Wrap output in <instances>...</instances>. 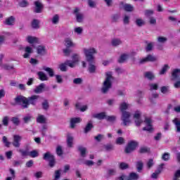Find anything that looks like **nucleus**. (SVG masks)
I'll use <instances>...</instances> for the list:
<instances>
[{
	"mask_svg": "<svg viewBox=\"0 0 180 180\" xmlns=\"http://www.w3.org/2000/svg\"><path fill=\"white\" fill-rule=\"evenodd\" d=\"M60 20V17L58 16V15H55L53 18H52V23L53 25H57V23H58Z\"/></svg>",
	"mask_w": 180,
	"mask_h": 180,
	"instance_id": "obj_58",
	"label": "nucleus"
},
{
	"mask_svg": "<svg viewBox=\"0 0 180 180\" xmlns=\"http://www.w3.org/2000/svg\"><path fill=\"white\" fill-rule=\"evenodd\" d=\"M158 60V58L153 54H148L146 58L141 59L139 62V65L146 64V63H155Z\"/></svg>",
	"mask_w": 180,
	"mask_h": 180,
	"instance_id": "obj_7",
	"label": "nucleus"
},
{
	"mask_svg": "<svg viewBox=\"0 0 180 180\" xmlns=\"http://www.w3.org/2000/svg\"><path fill=\"white\" fill-rule=\"evenodd\" d=\"M22 120H23L24 123H29V122L32 121V115H25L22 118Z\"/></svg>",
	"mask_w": 180,
	"mask_h": 180,
	"instance_id": "obj_57",
	"label": "nucleus"
},
{
	"mask_svg": "<svg viewBox=\"0 0 180 180\" xmlns=\"http://www.w3.org/2000/svg\"><path fill=\"white\" fill-rule=\"evenodd\" d=\"M63 52L64 53L65 56H68L70 54H71L72 51L70 49V48L66 47V49L63 50Z\"/></svg>",
	"mask_w": 180,
	"mask_h": 180,
	"instance_id": "obj_64",
	"label": "nucleus"
},
{
	"mask_svg": "<svg viewBox=\"0 0 180 180\" xmlns=\"http://www.w3.org/2000/svg\"><path fill=\"white\" fill-rule=\"evenodd\" d=\"M74 144V136L71 135V134H68L67 135V145L69 148H72V145Z\"/></svg>",
	"mask_w": 180,
	"mask_h": 180,
	"instance_id": "obj_20",
	"label": "nucleus"
},
{
	"mask_svg": "<svg viewBox=\"0 0 180 180\" xmlns=\"http://www.w3.org/2000/svg\"><path fill=\"white\" fill-rule=\"evenodd\" d=\"M169 70V65L165 64L164 66L162 68L160 71L159 72V75H165V74L167 73V71Z\"/></svg>",
	"mask_w": 180,
	"mask_h": 180,
	"instance_id": "obj_38",
	"label": "nucleus"
},
{
	"mask_svg": "<svg viewBox=\"0 0 180 180\" xmlns=\"http://www.w3.org/2000/svg\"><path fill=\"white\" fill-rule=\"evenodd\" d=\"M64 42H65V47H68V48L71 49V47H74L75 46V44L72 42V39H71V38L70 37L65 38L64 40Z\"/></svg>",
	"mask_w": 180,
	"mask_h": 180,
	"instance_id": "obj_22",
	"label": "nucleus"
},
{
	"mask_svg": "<svg viewBox=\"0 0 180 180\" xmlns=\"http://www.w3.org/2000/svg\"><path fill=\"white\" fill-rule=\"evenodd\" d=\"M103 137H104L103 135H102L101 134H99L97 136H94V140H96V141H98V143H101V141L103 140Z\"/></svg>",
	"mask_w": 180,
	"mask_h": 180,
	"instance_id": "obj_59",
	"label": "nucleus"
},
{
	"mask_svg": "<svg viewBox=\"0 0 180 180\" xmlns=\"http://www.w3.org/2000/svg\"><path fill=\"white\" fill-rule=\"evenodd\" d=\"M11 122L15 124V126H19V124H20V120H19V117H13L11 118Z\"/></svg>",
	"mask_w": 180,
	"mask_h": 180,
	"instance_id": "obj_49",
	"label": "nucleus"
},
{
	"mask_svg": "<svg viewBox=\"0 0 180 180\" xmlns=\"http://www.w3.org/2000/svg\"><path fill=\"white\" fill-rule=\"evenodd\" d=\"M168 41V38L165 37H158V43H167V41Z\"/></svg>",
	"mask_w": 180,
	"mask_h": 180,
	"instance_id": "obj_54",
	"label": "nucleus"
},
{
	"mask_svg": "<svg viewBox=\"0 0 180 180\" xmlns=\"http://www.w3.org/2000/svg\"><path fill=\"white\" fill-rule=\"evenodd\" d=\"M139 154H146L147 153H150V148L147 146H142L140 148L139 150Z\"/></svg>",
	"mask_w": 180,
	"mask_h": 180,
	"instance_id": "obj_44",
	"label": "nucleus"
},
{
	"mask_svg": "<svg viewBox=\"0 0 180 180\" xmlns=\"http://www.w3.org/2000/svg\"><path fill=\"white\" fill-rule=\"evenodd\" d=\"M25 53L23 55L24 58H29L30 54L33 53V49L30 46H26L25 49Z\"/></svg>",
	"mask_w": 180,
	"mask_h": 180,
	"instance_id": "obj_27",
	"label": "nucleus"
},
{
	"mask_svg": "<svg viewBox=\"0 0 180 180\" xmlns=\"http://www.w3.org/2000/svg\"><path fill=\"white\" fill-rule=\"evenodd\" d=\"M46 117H44L43 115H41L37 117V123H40L41 124L46 123Z\"/></svg>",
	"mask_w": 180,
	"mask_h": 180,
	"instance_id": "obj_41",
	"label": "nucleus"
},
{
	"mask_svg": "<svg viewBox=\"0 0 180 180\" xmlns=\"http://www.w3.org/2000/svg\"><path fill=\"white\" fill-rule=\"evenodd\" d=\"M143 167H144V164L141 160H139L136 162V169L138 172H141L143 170Z\"/></svg>",
	"mask_w": 180,
	"mask_h": 180,
	"instance_id": "obj_46",
	"label": "nucleus"
},
{
	"mask_svg": "<svg viewBox=\"0 0 180 180\" xmlns=\"http://www.w3.org/2000/svg\"><path fill=\"white\" fill-rule=\"evenodd\" d=\"M120 112H122L121 115V120H122V126H129V124L131 123V120H130V117H131V112L129 111H126L129 109V103L126 102H122L120 104L119 108Z\"/></svg>",
	"mask_w": 180,
	"mask_h": 180,
	"instance_id": "obj_2",
	"label": "nucleus"
},
{
	"mask_svg": "<svg viewBox=\"0 0 180 180\" xmlns=\"http://www.w3.org/2000/svg\"><path fill=\"white\" fill-rule=\"evenodd\" d=\"M179 72L180 69H174L172 72V81H176V79H179Z\"/></svg>",
	"mask_w": 180,
	"mask_h": 180,
	"instance_id": "obj_19",
	"label": "nucleus"
},
{
	"mask_svg": "<svg viewBox=\"0 0 180 180\" xmlns=\"http://www.w3.org/2000/svg\"><path fill=\"white\" fill-rule=\"evenodd\" d=\"M114 79L113 76H112V72H108L106 73L105 80L103 82V87L101 89V92L103 94H108L109 89L112 88V80Z\"/></svg>",
	"mask_w": 180,
	"mask_h": 180,
	"instance_id": "obj_3",
	"label": "nucleus"
},
{
	"mask_svg": "<svg viewBox=\"0 0 180 180\" xmlns=\"http://www.w3.org/2000/svg\"><path fill=\"white\" fill-rule=\"evenodd\" d=\"M61 176V170L55 171V179L54 180H59Z\"/></svg>",
	"mask_w": 180,
	"mask_h": 180,
	"instance_id": "obj_63",
	"label": "nucleus"
},
{
	"mask_svg": "<svg viewBox=\"0 0 180 180\" xmlns=\"http://www.w3.org/2000/svg\"><path fill=\"white\" fill-rule=\"evenodd\" d=\"M39 98L40 96L33 95L30 97L27 98L26 103L27 104L25 105L26 109L29 108V105H32V106H36V103H37V101H39Z\"/></svg>",
	"mask_w": 180,
	"mask_h": 180,
	"instance_id": "obj_8",
	"label": "nucleus"
},
{
	"mask_svg": "<svg viewBox=\"0 0 180 180\" xmlns=\"http://www.w3.org/2000/svg\"><path fill=\"white\" fill-rule=\"evenodd\" d=\"M38 78L40 79V81H49V77L44 72H37Z\"/></svg>",
	"mask_w": 180,
	"mask_h": 180,
	"instance_id": "obj_24",
	"label": "nucleus"
},
{
	"mask_svg": "<svg viewBox=\"0 0 180 180\" xmlns=\"http://www.w3.org/2000/svg\"><path fill=\"white\" fill-rule=\"evenodd\" d=\"M79 11V8L76 7L72 13L75 15L76 21L78 23H82L84 22V13H81Z\"/></svg>",
	"mask_w": 180,
	"mask_h": 180,
	"instance_id": "obj_9",
	"label": "nucleus"
},
{
	"mask_svg": "<svg viewBox=\"0 0 180 180\" xmlns=\"http://www.w3.org/2000/svg\"><path fill=\"white\" fill-rule=\"evenodd\" d=\"M70 62H68V60H66L65 63H60L59 65H58V68L60 71H62V72H66V71H68V67H70Z\"/></svg>",
	"mask_w": 180,
	"mask_h": 180,
	"instance_id": "obj_17",
	"label": "nucleus"
},
{
	"mask_svg": "<svg viewBox=\"0 0 180 180\" xmlns=\"http://www.w3.org/2000/svg\"><path fill=\"white\" fill-rule=\"evenodd\" d=\"M26 101V97L22 95H19L14 98L15 103H12L11 105L12 106H16V105H20L22 109H26V107L25 106L27 103Z\"/></svg>",
	"mask_w": 180,
	"mask_h": 180,
	"instance_id": "obj_4",
	"label": "nucleus"
},
{
	"mask_svg": "<svg viewBox=\"0 0 180 180\" xmlns=\"http://www.w3.org/2000/svg\"><path fill=\"white\" fill-rule=\"evenodd\" d=\"M37 53L39 56H46V54H47L46 46L41 45L38 46L37 48Z\"/></svg>",
	"mask_w": 180,
	"mask_h": 180,
	"instance_id": "obj_16",
	"label": "nucleus"
},
{
	"mask_svg": "<svg viewBox=\"0 0 180 180\" xmlns=\"http://www.w3.org/2000/svg\"><path fill=\"white\" fill-rule=\"evenodd\" d=\"M145 43L146 44H147V46L145 47L146 52L150 53V51H153V50L154 49V42L148 43V41H146Z\"/></svg>",
	"mask_w": 180,
	"mask_h": 180,
	"instance_id": "obj_21",
	"label": "nucleus"
},
{
	"mask_svg": "<svg viewBox=\"0 0 180 180\" xmlns=\"http://www.w3.org/2000/svg\"><path fill=\"white\" fill-rule=\"evenodd\" d=\"M139 178H140V176L137 173L131 172L125 180H137Z\"/></svg>",
	"mask_w": 180,
	"mask_h": 180,
	"instance_id": "obj_31",
	"label": "nucleus"
},
{
	"mask_svg": "<svg viewBox=\"0 0 180 180\" xmlns=\"http://www.w3.org/2000/svg\"><path fill=\"white\" fill-rule=\"evenodd\" d=\"M15 20L16 18L13 15H11L6 19L4 21V25H6L7 26H13Z\"/></svg>",
	"mask_w": 180,
	"mask_h": 180,
	"instance_id": "obj_15",
	"label": "nucleus"
},
{
	"mask_svg": "<svg viewBox=\"0 0 180 180\" xmlns=\"http://www.w3.org/2000/svg\"><path fill=\"white\" fill-rule=\"evenodd\" d=\"M139 147V142L136 141H129L124 149V153L126 154H130L133 153Z\"/></svg>",
	"mask_w": 180,
	"mask_h": 180,
	"instance_id": "obj_6",
	"label": "nucleus"
},
{
	"mask_svg": "<svg viewBox=\"0 0 180 180\" xmlns=\"http://www.w3.org/2000/svg\"><path fill=\"white\" fill-rule=\"evenodd\" d=\"M171 157V154L169 153H165L162 155V160L163 161H169V158Z\"/></svg>",
	"mask_w": 180,
	"mask_h": 180,
	"instance_id": "obj_51",
	"label": "nucleus"
},
{
	"mask_svg": "<svg viewBox=\"0 0 180 180\" xmlns=\"http://www.w3.org/2000/svg\"><path fill=\"white\" fill-rule=\"evenodd\" d=\"M158 94H153L151 96L149 97V101H150L151 103H155L154 99H157L158 98Z\"/></svg>",
	"mask_w": 180,
	"mask_h": 180,
	"instance_id": "obj_55",
	"label": "nucleus"
},
{
	"mask_svg": "<svg viewBox=\"0 0 180 180\" xmlns=\"http://www.w3.org/2000/svg\"><path fill=\"white\" fill-rule=\"evenodd\" d=\"M92 129H94V124H92V122H88L84 129V132L85 133V134H86V133H89V131H91L92 130Z\"/></svg>",
	"mask_w": 180,
	"mask_h": 180,
	"instance_id": "obj_32",
	"label": "nucleus"
},
{
	"mask_svg": "<svg viewBox=\"0 0 180 180\" xmlns=\"http://www.w3.org/2000/svg\"><path fill=\"white\" fill-rule=\"evenodd\" d=\"M81 123V118L79 117H72L70 119V129H75V124Z\"/></svg>",
	"mask_w": 180,
	"mask_h": 180,
	"instance_id": "obj_18",
	"label": "nucleus"
},
{
	"mask_svg": "<svg viewBox=\"0 0 180 180\" xmlns=\"http://www.w3.org/2000/svg\"><path fill=\"white\" fill-rule=\"evenodd\" d=\"M153 15H154V11L153 10H146L145 11V16L146 18H153Z\"/></svg>",
	"mask_w": 180,
	"mask_h": 180,
	"instance_id": "obj_48",
	"label": "nucleus"
},
{
	"mask_svg": "<svg viewBox=\"0 0 180 180\" xmlns=\"http://www.w3.org/2000/svg\"><path fill=\"white\" fill-rule=\"evenodd\" d=\"M20 141H22V136L20 135H13V146L15 148H19L20 147Z\"/></svg>",
	"mask_w": 180,
	"mask_h": 180,
	"instance_id": "obj_14",
	"label": "nucleus"
},
{
	"mask_svg": "<svg viewBox=\"0 0 180 180\" xmlns=\"http://www.w3.org/2000/svg\"><path fill=\"white\" fill-rule=\"evenodd\" d=\"M56 154L59 157H61V155H63V148L60 146H57Z\"/></svg>",
	"mask_w": 180,
	"mask_h": 180,
	"instance_id": "obj_61",
	"label": "nucleus"
},
{
	"mask_svg": "<svg viewBox=\"0 0 180 180\" xmlns=\"http://www.w3.org/2000/svg\"><path fill=\"white\" fill-rule=\"evenodd\" d=\"M105 151H112L113 150L114 146L111 143H108L103 146Z\"/></svg>",
	"mask_w": 180,
	"mask_h": 180,
	"instance_id": "obj_56",
	"label": "nucleus"
},
{
	"mask_svg": "<svg viewBox=\"0 0 180 180\" xmlns=\"http://www.w3.org/2000/svg\"><path fill=\"white\" fill-rule=\"evenodd\" d=\"M144 123H146V127L143 128L144 131H148V133H153L154 129L153 128V124H151V119L146 118L144 120Z\"/></svg>",
	"mask_w": 180,
	"mask_h": 180,
	"instance_id": "obj_13",
	"label": "nucleus"
},
{
	"mask_svg": "<svg viewBox=\"0 0 180 180\" xmlns=\"http://www.w3.org/2000/svg\"><path fill=\"white\" fill-rule=\"evenodd\" d=\"M78 151L80 153L81 157L84 158V157H86V148L82 146H79L77 147Z\"/></svg>",
	"mask_w": 180,
	"mask_h": 180,
	"instance_id": "obj_26",
	"label": "nucleus"
},
{
	"mask_svg": "<svg viewBox=\"0 0 180 180\" xmlns=\"http://www.w3.org/2000/svg\"><path fill=\"white\" fill-rule=\"evenodd\" d=\"M134 120L136 126L140 127L141 123H143V120H141V112L136 110L134 114Z\"/></svg>",
	"mask_w": 180,
	"mask_h": 180,
	"instance_id": "obj_10",
	"label": "nucleus"
},
{
	"mask_svg": "<svg viewBox=\"0 0 180 180\" xmlns=\"http://www.w3.org/2000/svg\"><path fill=\"white\" fill-rule=\"evenodd\" d=\"M116 144L119 146H122V144H124V139L123 137H118L116 139Z\"/></svg>",
	"mask_w": 180,
	"mask_h": 180,
	"instance_id": "obj_60",
	"label": "nucleus"
},
{
	"mask_svg": "<svg viewBox=\"0 0 180 180\" xmlns=\"http://www.w3.org/2000/svg\"><path fill=\"white\" fill-rule=\"evenodd\" d=\"M32 29H40V20L34 19L31 23Z\"/></svg>",
	"mask_w": 180,
	"mask_h": 180,
	"instance_id": "obj_30",
	"label": "nucleus"
},
{
	"mask_svg": "<svg viewBox=\"0 0 180 180\" xmlns=\"http://www.w3.org/2000/svg\"><path fill=\"white\" fill-rule=\"evenodd\" d=\"M111 43L112 46L117 47V46H120V44H122V40H120V39H113Z\"/></svg>",
	"mask_w": 180,
	"mask_h": 180,
	"instance_id": "obj_45",
	"label": "nucleus"
},
{
	"mask_svg": "<svg viewBox=\"0 0 180 180\" xmlns=\"http://www.w3.org/2000/svg\"><path fill=\"white\" fill-rule=\"evenodd\" d=\"M93 117L94 119H98V120H103L104 119H106V112H102L100 113L94 114L93 115Z\"/></svg>",
	"mask_w": 180,
	"mask_h": 180,
	"instance_id": "obj_23",
	"label": "nucleus"
},
{
	"mask_svg": "<svg viewBox=\"0 0 180 180\" xmlns=\"http://www.w3.org/2000/svg\"><path fill=\"white\" fill-rule=\"evenodd\" d=\"M54 155H51L50 152H46L44 154L43 160L45 161H49L50 160H52L53 158Z\"/></svg>",
	"mask_w": 180,
	"mask_h": 180,
	"instance_id": "obj_39",
	"label": "nucleus"
},
{
	"mask_svg": "<svg viewBox=\"0 0 180 180\" xmlns=\"http://www.w3.org/2000/svg\"><path fill=\"white\" fill-rule=\"evenodd\" d=\"M119 19H120V13H115L111 16V22L112 23H117Z\"/></svg>",
	"mask_w": 180,
	"mask_h": 180,
	"instance_id": "obj_35",
	"label": "nucleus"
},
{
	"mask_svg": "<svg viewBox=\"0 0 180 180\" xmlns=\"http://www.w3.org/2000/svg\"><path fill=\"white\" fill-rule=\"evenodd\" d=\"M27 41H28V43L30 44H33V43H37L38 39L36 37L28 36L27 38Z\"/></svg>",
	"mask_w": 180,
	"mask_h": 180,
	"instance_id": "obj_42",
	"label": "nucleus"
},
{
	"mask_svg": "<svg viewBox=\"0 0 180 180\" xmlns=\"http://www.w3.org/2000/svg\"><path fill=\"white\" fill-rule=\"evenodd\" d=\"M34 13H41L43 12V9L44 8V6L40 0L36 1L34 2Z\"/></svg>",
	"mask_w": 180,
	"mask_h": 180,
	"instance_id": "obj_11",
	"label": "nucleus"
},
{
	"mask_svg": "<svg viewBox=\"0 0 180 180\" xmlns=\"http://www.w3.org/2000/svg\"><path fill=\"white\" fill-rule=\"evenodd\" d=\"M49 162V165L51 168H53L56 165V158H52L50 160H48Z\"/></svg>",
	"mask_w": 180,
	"mask_h": 180,
	"instance_id": "obj_62",
	"label": "nucleus"
},
{
	"mask_svg": "<svg viewBox=\"0 0 180 180\" xmlns=\"http://www.w3.org/2000/svg\"><path fill=\"white\" fill-rule=\"evenodd\" d=\"M84 54L85 56L86 61L89 64L88 71L90 74H95L96 72V65H95L96 60L95 54L98 53L95 48L83 49Z\"/></svg>",
	"mask_w": 180,
	"mask_h": 180,
	"instance_id": "obj_1",
	"label": "nucleus"
},
{
	"mask_svg": "<svg viewBox=\"0 0 180 180\" xmlns=\"http://www.w3.org/2000/svg\"><path fill=\"white\" fill-rule=\"evenodd\" d=\"M117 173V172L116 171L115 169H107V172H106V177L110 178V176H113L116 175Z\"/></svg>",
	"mask_w": 180,
	"mask_h": 180,
	"instance_id": "obj_29",
	"label": "nucleus"
},
{
	"mask_svg": "<svg viewBox=\"0 0 180 180\" xmlns=\"http://www.w3.org/2000/svg\"><path fill=\"white\" fill-rule=\"evenodd\" d=\"M144 77L147 78V79H149V81H153V79L155 78L154 73H153L152 72H146L144 73Z\"/></svg>",
	"mask_w": 180,
	"mask_h": 180,
	"instance_id": "obj_33",
	"label": "nucleus"
},
{
	"mask_svg": "<svg viewBox=\"0 0 180 180\" xmlns=\"http://www.w3.org/2000/svg\"><path fill=\"white\" fill-rule=\"evenodd\" d=\"M2 123L4 126L8 127L9 126V117L5 116L3 117Z\"/></svg>",
	"mask_w": 180,
	"mask_h": 180,
	"instance_id": "obj_52",
	"label": "nucleus"
},
{
	"mask_svg": "<svg viewBox=\"0 0 180 180\" xmlns=\"http://www.w3.org/2000/svg\"><path fill=\"white\" fill-rule=\"evenodd\" d=\"M119 168L122 171H124L125 169H129L130 168V166L129 165V164L124 162H122L119 164Z\"/></svg>",
	"mask_w": 180,
	"mask_h": 180,
	"instance_id": "obj_36",
	"label": "nucleus"
},
{
	"mask_svg": "<svg viewBox=\"0 0 180 180\" xmlns=\"http://www.w3.org/2000/svg\"><path fill=\"white\" fill-rule=\"evenodd\" d=\"M69 62V67L74 68L77 63H79V55L78 53H74L72 56V60H67Z\"/></svg>",
	"mask_w": 180,
	"mask_h": 180,
	"instance_id": "obj_12",
	"label": "nucleus"
},
{
	"mask_svg": "<svg viewBox=\"0 0 180 180\" xmlns=\"http://www.w3.org/2000/svg\"><path fill=\"white\" fill-rule=\"evenodd\" d=\"M42 109L44 110H49V108H50V104L49 103V100L45 99L44 102L41 103Z\"/></svg>",
	"mask_w": 180,
	"mask_h": 180,
	"instance_id": "obj_43",
	"label": "nucleus"
},
{
	"mask_svg": "<svg viewBox=\"0 0 180 180\" xmlns=\"http://www.w3.org/2000/svg\"><path fill=\"white\" fill-rule=\"evenodd\" d=\"M42 69L44 70V71H46L48 73L49 76L51 77V78H53V77H54V70H53L52 68L43 66Z\"/></svg>",
	"mask_w": 180,
	"mask_h": 180,
	"instance_id": "obj_28",
	"label": "nucleus"
},
{
	"mask_svg": "<svg viewBox=\"0 0 180 180\" xmlns=\"http://www.w3.org/2000/svg\"><path fill=\"white\" fill-rule=\"evenodd\" d=\"M127 58H129V55L124 53L120 56V58L118 59V63L120 64H123V63H124Z\"/></svg>",
	"mask_w": 180,
	"mask_h": 180,
	"instance_id": "obj_40",
	"label": "nucleus"
},
{
	"mask_svg": "<svg viewBox=\"0 0 180 180\" xmlns=\"http://www.w3.org/2000/svg\"><path fill=\"white\" fill-rule=\"evenodd\" d=\"M160 91L162 92V94H168V92H169V86H162L160 88Z\"/></svg>",
	"mask_w": 180,
	"mask_h": 180,
	"instance_id": "obj_50",
	"label": "nucleus"
},
{
	"mask_svg": "<svg viewBox=\"0 0 180 180\" xmlns=\"http://www.w3.org/2000/svg\"><path fill=\"white\" fill-rule=\"evenodd\" d=\"M153 165H154V160L149 159L146 163L148 169H150L151 168H153Z\"/></svg>",
	"mask_w": 180,
	"mask_h": 180,
	"instance_id": "obj_53",
	"label": "nucleus"
},
{
	"mask_svg": "<svg viewBox=\"0 0 180 180\" xmlns=\"http://www.w3.org/2000/svg\"><path fill=\"white\" fill-rule=\"evenodd\" d=\"M46 88V84L44 83H41L39 86H37L35 89H34V92L35 94H41L43 92V89Z\"/></svg>",
	"mask_w": 180,
	"mask_h": 180,
	"instance_id": "obj_25",
	"label": "nucleus"
},
{
	"mask_svg": "<svg viewBox=\"0 0 180 180\" xmlns=\"http://www.w3.org/2000/svg\"><path fill=\"white\" fill-rule=\"evenodd\" d=\"M135 23L139 26V27H141V26H144V25H146V22H144L141 18L136 19Z\"/></svg>",
	"mask_w": 180,
	"mask_h": 180,
	"instance_id": "obj_47",
	"label": "nucleus"
},
{
	"mask_svg": "<svg viewBox=\"0 0 180 180\" xmlns=\"http://www.w3.org/2000/svg\"><path fill=\"white\" fill-rule=\"evenodd\" d=\"M0 67L2 70H6V71H9L10 70H13V68H15V66L13 65L4 63L0 65Z\"/></svg>",
	"mask_w": 180,
	"mask_h": 180,
	"instance_id": "obj_34",
	"label": "nucleus"
},
{
	"mask_svg": "<svg viewBox=\"0 0 180 180\" xmlns=\"http://www.w3.org/2000/svg\"><path fill=\"white\" fill-rule=\"evenodd\" d=\"M124 11H125V12H133V11H134V6L131 4H125L124 6Z\"/></svg>",
	"mask_w": 180,
	"mask_h": 180,
	"instance_id": "obj_37",
	"label": "nucleus"
},
{
	"mask_svg": "<svg viewBox=\"0 0 180 180\" xmlns=\"http://www.w3.org/2000/svg\"><path fill=\"white\" fill-rule=\"evenodd\" d=\"M18 153H20L22 157H27V155H29L30 157H32V158H36V157H39V152L37 150H34L32 151H29V147L27 146L25 150L23 149H18Z\"/></svg>",
	"mask_w": 180,
	"mask_h": 180,
	"instance_id": "obj_5",
	"label": "nucleus"
}]
</instances>
